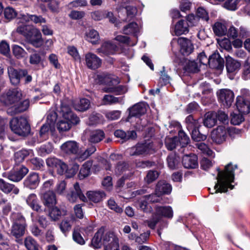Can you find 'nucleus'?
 <instances>
[{"instance_id":"1","label":"nucleus","mask_w":250,"mask_h":250,"mask_svg":"<svg viewBox=\"0 0 250 250\" xmlns=\"http://www.w3.org/2000/svg\"><path fill=\"white\" fill-rule=\"evenodd\" d=\"M237 168L236 165L232 166L231 163L225 167L224 171H219L217 177V183L214 186L215 193L226 192L228 188L232 189L233 186L231 183L233 182L234 170Z\"/></svg>"},{"instance_id":"2","label":"nucleus","mask_w":250,"mask_h":250,"mask_svg":"<svg viewBox=\"0 0 250 250\" xmlns=\"http://www.w3.org/2000/svg\"><path fill=\"white\" fill-rule=\"evenodd\" d=\"M62 119L57 124V129L60 132L68 131L71 127V125H77L80 122L78 117L75 115L68 106L62 105L61 108Z\"/></svg>"},{"instance_id":"3","label":"nucleus","mask_w":250,"mask_h":250,"mask_svg":"<svg viewBox=\"0 0 250 250\" xmlns=\"http://www.w3.org/2000/svg\"><path fill=\"white\" fill-rule=\"evenodd\" d=\"M10 129L14 133L26 136L30 131V126L27 120L23 117L13 118L9 122Z\"/></svg>"},{"instance_id":"4","label":"nucleus","mask_w":250,"mask_h":250,"mask_svg":"<svg viewBox=\"0 0 250 250\" xmlns=\"http://www.w3.org/2000/svg\"><path fill=\"white\" fill-rule=\"evenodd\" d=\"M104 83L108 86V87H105L103 89V91L104 92L114 93L116 95H122L127 91V88L125 86H115L119 83V78L116 76L110 74L104 76Z\"/></svg>"},{"instance_id":"5","label":"nucleus","mask_w":250,"mask_h":250,"mask_svg":"<svg viewBox=\"0 0 250 250\" xmlns=\"http://www.w3.org/2000/svg\"><path fill=\"white\" fill-rule=\"evenodd\" d=\"M228 133V128L226 126L219 125L211 131V138L214 142L220 144L226 141Z\"/></svg>"},{"instance_id":"6","label":"nucleus","mask_w":250,"mask_h":250,"mask_svg":"<svg viewBox=\"0 0 250 250\" xmlns=\"http://www.w3.org/2000/svg\"><path fill=\"white\" fill-rule=\"evenodd\" d=\"M28 169L23 166L15 167L8 174L3 173V176H7L9 180L13 182H19L28 173Z\"/></svg>"},{"instance_id":"7","label":"nucleus","mask_w":250,"mask_h":250,"mask_svg":"<svg viewBox=\"0 0 250 250\" xmlns=\"http://www.w3.org/2000/svg\"><path fill=\"white\" fill-rule=\"evenodd\" d=\"M7 72L11 83L14 85H18L20 83L22 76H26L27 70L25 69H16L13 67L9 66L7 68Z\"/></svg>"},{"instance_id":"8","label":"nucleus","mask_w":250,"mask_h":250,"mask_svg":"<svg viewBox=\"0 0 250 250\" xmlns=\"http://www.w3.org/2000/svg\"><path fill=\"white\" fill-rule=\"evenodd\" d=\"M218 97L223 105L227 107L231 106L234 101V95L233 92L228 89H222L217 93Z\"/></svg>"},{"instance_id":"9","label":"nucleus","mask_w":250,"mask_h":250,"mask_svg":"<svg viewBox=\"0 0 250 250\" xmlns=\"http://www.w3.org/2000/svg\"><path fill=\"white\" fill-rule=\"evenodd\" d=\"M85 61L87 67L91 69H96L102 64V60L96 55L91 52L85 54Z\"/></svg>"},{"instance_id":"10","label":"nucleus","mask_w":250,"mask_h":250,"mask_svg":"<svg viewBox=\"0 0 250 250\" xmlns=\"http://www.w3.org/2000/svg\"><path fill=\"white\" fill-rule=\"evenodd\" d=\"M56 118V116L54 115L53 118L49 121V115L47 116V122L42 126L39 132V136L42 140L47 139L48 137L49 131L50 130L52 132L54 130V122Z\"/></svg>"},{"instance_id":"11","label":"nucleus","mask_w":250,"mask_h":250,"mask_svg":"<svg viewBox=\"0 0 250 250\" xmlns=\"http://www.w3.org/2000/svg\"><path fill=\"white\" fill-rule=\"evenodd\" d=\"M177 43L180 46V51L184 55H188L191 53L194 47L191 42L183 37L179 38L177 39Z\"/></svg>"},{"instance_id":"12","label":"nucleus","mask_w":250,"mask_h":250,"mask_svg":"<svg viewBox=\"0 0 250 250\" xmlns=\"http://www.w3.org/2000/svg\"><path fill=\"white\" fill-rule=\"evenodd\" d=\"M74 190L68 194L66 198L71 203H75L77 201L78 198L83 202L87 200L86 197L83 194L80 189L79 185L76 183L74 185Z\"/></svg>"},{"instance_id":"13","label":"nucleus","mask_w":250,"mask_h":250,"mask_svg":"<svg viewBox=\"0 0 250 250\" xmlns=\"http://www.w3.org/2000/svg\"><path fill=\"white\" fill-rule=\"evenodd\" d=\"M41 200L43 205L47 207H51L56 204L55 193L51 190H48L40 194Z\"/></svg>"},{"instance_id":"14","label":"nucleus","mask_w":250,"mask_h":250,"mask_svg":"<svg viewBox=\"0 0 250 250\" xmlns=\"http://www.w3.org/2000/svg\"><path fill=\"white\" fill-rule=\"evenodd\" d=\"M152 148L151 143L138 144L135 147L130 148V155H139L149 153Z\"/></svg>"},{"instance_id":"15","label":"nucleus","mask_w":250,"mask_h":250,"mask_svg":"<svg viewBox=\"0 0 250 250\" xmlns=\"http://www.w3.org/2000/svg\"><path fill=\"white\" fill-rule=\"evenodd\" d=\"M40 182L39 175L38 173L32 172L30 173L25 179L23 185L25 187L31 189H35Z\"/></svg>"},{"instance_id":"16","label":"nucleus","mask_w":250,"mask_h":250,"mask_svg":"<svg viewBox=\"0 0 250 250\" xmlns=\"http://www.w3.org/2000/svg\"><path fill=\"white\" fill-rule=\"evenodd\" d=\"M22 97V93L18 88L9 90L6 94V102L8 104H16Z\"/></svg>"},{"instance_id":"17","label":"nucleus","mask_w":250,"mask_h":250,"mask_svg":"<svg viewBox=\"0 0 250 250\" xmlns=\"http://www.w3.org/2000/svg\"><path fill=\"white\" fill-rule=\"evenodd\" d=\"M87 136V140L89 142L93 144L98 143L101 142L105 137L104 132L100 129L85 132Z\"/></svg>"},{"instance_id":"18","label":"nucleus","mask_w":250,"mask_h":250,"mask_svg":"<svg viewBox=\"0 0 250 250\" xmlns=\"http://www.w3.org/2000/svg\"><path fill=\"white\" fill-rule=\"evenodd\" d=\"M23 23L24 22H20L19 18L18 21L19 25L17 28V32L27 39L29 37H31V35L37 28L31 25L24 24Z\"/></svg>"},{"instance_id":"19","label":"nucleus","mask_w":250,"mask_h":250,"mask_svg":"<svg viewBox=\"0 0 250 250\" xmlns=\"http://www.w3.org/2000/svg\"><path fill=\"white\" fill-rule=\"evenodd\" d=\"M29 100L26 99L22 102H18L16 104L11 106L8 109V112L11 114H16L26 110L29 106Z\"/></svg>"},{"instance_id":"20","label":"nucleus","mask_w":250,"mask_h":250,"mask_svg":"<svg viewBox=\"0 0 250 250\" xmlns=\"http://www.w3.org/2000/svg\"><path fill=\"white\" fill-rule=\"evenodd\" d=\"M61 150L68 154H75L79 151V145L74 141H69L63 143L61 146Z\"/></svg>"},{"instance_id":"21","label":"nucleus","mask_w":250,"mask_h":250,"mask_svg":"<svg viewBox=\"0 0 250 250\" xmlns=\"http://www.w3.org/2000/svg\"><path fill=\"white\" fill-rule=\"evenodd\" d=\"M182 164L186 168H195L198 166L197 157L194 154L186 155L183 157Z\"/></svg>"},{"instance_id":"22","label":"nucleus","mask_w":250,"mask_h":250,"mask_svg":"<svg viewBox=\"0 0 250 250\" xmlns=\"http://www.w3.org/2000/svg\"><path fill=\"white\" fill-rule=\"evenodd\" d=\"M117 50L118 47L116 44L110 42H106L102 44L100 48L97 49V52L104 55H113Z\"/></svg>"},{"instance_id":"23","label":"nucleus","mask_w":250,"mask_h":250,"mask_svg":"<svg viewBox=\"0 0 250 250\" xmlns=\"http://www.w3.org/2000/svg\"><path fill=\"white\" fill-rule=\"evenodd\" d=\"M226 66L228 73L234 74L239 70L241 64L237 61L228 56L226 58Z\"/></svg>"},{"instance_id":"24","label":"nucleus","mask_w":250,"mask_h":250,"mask_svg":"<svg viewBox=\"0 0 250 250\" xmlns=\"http://www.w3.org/2000/svg\"><path fill=\"white\" fill-rule=\"evenodd\" d=\"M208 64L213 69H220L223 66V60L218 53H213L209 57Z\"/></svg>"},{"instance_id":"25","label":"nucleus","mask_w":250,"mask_h":250,"mask_svg":"<svg viewBox=\"0 0 250 250\" xmlns=\"http://www.w3.org/2000/svg\"><path fill=\"white\" fill-rule=\"evenodd\" d=\"M30 21H32L36 24L45 23L46 22L45 19L41 16L26 14L22 15L20 17V22H28Z\"/></svg>"},{"instance_id":"26","label":"nucleus","mask_w":250,"mask_h":250,"mask_svg":"<svg viewBox=\"0 0 250 250\" xmlns=\"http://www.w3.org/2000/svg\"><path fill=\"white\" fill-rule=\"evenodd\" d=\"M147 105L144 103H140L132 106L129 112L130 116H140L146 113Z\"/></svg>"},{"instance_id":"27","label":"nucleus","mask_w":250,"mask_h":250,"mask_svg":"<svg viewBox=\"0 0 250 250\" xmlns=\"http://www.w3.org/2000/svg\"><path fill=\"white\" fill-rule=\"evenodd\" d=\"M104 234V229L101 228L95 234L94 236L91 240L90 246L94 249L100 248L103 244V235Z\"/></svg>"},{"instance_id":"28","label":"nucleus","mask_w":250,"mask_h":250,"mask_svg":"<svg viewBox=\"0 0 250 250\" xmlns=\"http://www.w3.org/2000/svg\"><path fill=\"white\" fill-rule=\"evenodd\" d=\"M27 39L28 40L31 44L36 47H40L43 44L41 33L37 28L33 33L31 37H29Z\"/></svg>"},{"instance_id":"29","label":"nucleus","mask_w":250,"mask_h":250,"mask_svg":"<svg viewBox=\"0 0 250 250\" xmlns=\"http://www.w3.org/2000/svg\"><path fill=\"white\" fill-rule=\"evenodd\" d=\"M114 135L121 139L123 141H126L130 139H135L137 137V134L134 130L128 131L127 132L123 130L118 129L114 132Z\"/></svg>"},{"instance_id":"30","label":"nucleus","mask_w":250,"mask_h":250,"mask_svg":"<svg viewBox=\"0 0 250 250\" xmlns=\"http://www.w3.org/2000/svg\"><path fill=\"white\" fill-rule=\"evenodd\" d=\"M236 105L239 112L241 114H248L250 112V101H245L241 97H237Z\"/></svg>"},{"instance_id":"31","label":"nucleus","mask_w":250,"mask_h":250,"mask_svg":"<svg viewBox=\"0 0 250 250\" xmlns=\"http://www.w3.org/2000/svg\"><path fill=\"white\" fill-rule=\"evenodd\" d=\"M88 199L94 203H98L103 200L105 197L104 192L97 191H89L86 193Z\"/></svg>"},{"instance_id":"32","label":"nucleus","mask_w":250,"mask_h":250,"mask_svg":"<svg viewBox=\"0 0 250 250\" xmlns=\"http://www.w3.org/2000/svg\"><path fill=\"white\" fill-rule=\"evenodd\" d=\"M0 189L6 193L12 191L14 194H18L19 192V189L17 187L6 182L2 179H0Z\"/></svg>"},{"instance_id":"33","label":"nucleus","mask_w":250,"mask_h":250,"mask_svg":"<svg viewBox=\"0 0 250 250\" xmlns=\"http://www.w3.org/2000/svg\"><path fill=\"white\" fill-rule=\"evenodd\" d=\"M26 202L33 210L38 212L41 210V206L38 203V200L35 194H29L26 199Z\"/></svg>"},{"instance_id":"34","label":"nucleus","mask_w":250,"mask_h":250,"mask_svg":"<svg viewBox=\"0 0 250 250\" xmlns=\"http://www.w3.org/2000/svg\"><path fill=\"white\" fill-rule=\"evenodd\" d=\"M155 213L160 218L161 216L171 218L173 217V210L170 206L157 207Z\"/></svg>"},{"instance_id":"35","label":"nucleus","mask_w":250,"mask_h":250,"mask_svg":"<svg viewBox=\"0 0 250 250\" xmlns=\"http://www.w3.org/2000/svg\"><path fill=\"white\" fill-rule=\"evenodd\" d=\"M216 115L215 112H208L205 115L203 123L205 126L211 128L213 127L217 122Z\"/></svg>"},{"instance_id":"36","label":"nucleus","mask_w":250,"mask_h":250,"mask_svg":"<svg viewBox=\"0 0 250 250\" xmlns=\"http://www.w3.org/2000/svg\"><path fill=\"white\" fill-rule=\"evenodd\" d=\"M187 21L184 20H180L175 25L174 28L175 34L179 36L182 34H186L188 32V27Z\"/></svg>"},{"instance_id":"37","label":"nucleus","mask_w":250,"mask_h":250,"mask_svg":"<svg viewBox=\"0 0 250 250\" xmlns=\"http://www.w3.org/2000/svg\"><path fill=\"white\" fill-rule=\"evenodd\" d=\"M171 187L167 183L163 181L159 182L155 189V192L158 194H168L171 192Z\"/></svg>"},{"instance_id":"38","label":"nucleus","mask_w":250,"mask_h":250,"mask_svg":"<svg viewBox=\"0 0 250 250\" xmlns=\"http://www.w3.org/2000/svg\"><path fill=\"white\" fill-rule=\"evenodd\" d=\"M212 28L214 33L217 36H222L227 34V28L224 22H216Z\"/></svg>"},{"instance_id":"39","label":"nucleus","mask_w":250,"mask_h":250,"mask_svg":"<svg viewBox=\"0 0 250 250\" xmlns=\"http://www.w3.org/2000/svg\"><path fill=\"white\" fill-rule=\"evenodd\" d=\"M85 38L86 40L92 44H96L98 43L100 40V36L98 32L96 30L91 29L85 33Z\"/></svg>"},{"instance_id":"40","label":"nucleus","mask_w":250,"mask_h":250,"mask_svg":"<svg viewBox=\"0 0 250 250\" xmlns=\"http://www.w3.org/2000/svg\"><path fill=\"white\" fill-rule=\"evenodd\" d=\"M12 224L26 226L25 218L20 213H12L10 216Z\"/></svg>"},{"instance_id":"41","label":"nucleus","mask_w":250,"mask_h":250,"mask_svg":"<svg viewBox=\"0 0 250 250\" xmlns=\"http://www.w3.org/2000/svg\"><path fill=\"white\" fill-rule=\"evenodd\" d=\"M26 227V226L12 224L11 234L17 238H20L24 234Z\"/></svg>"},{"instance_id":"42","label":"nucleus","mask_w":250,"mask_h":250,"mask_svg":"<svg viewBox=\"0 0 250 250\" xmlns=\"http://www.w3.org/2000/svg\"><path fill=\"white\" fill-rule=\"evenodd\" d=\"M90 103L89 100L83 98L74 104V106L76 110L84 111L87 110L90 106Z\"/></svg>"},{"instance_id":"43","label":"nucleus","mask_w":250,"mask_h":250,"mask_svg":"<svg viewBox=\"0 0 250 250\" xmlns=\"http://www.w3.org/2000/svg\"><path fill=\"white\" fill-rule=\"evenodd\" d=\"M82 231L83 229H75L72 234L73 240L80 245H83L85 243V240L82 235Z\"/></svg>"},{"instance_id":"44","label":"nucleus","mask_w":250,"mask_h":250,"mask_svg":"<svg viewBox=\"0 0 250 250\" xmlns=\"http://www.w3.org/2000/svg\"><path fill=\"white\" fill-rule=\"evenodd\" d=\"M140 28L136 22H131L124 26L123 32L125 34H135L139 31Z\"/></svg>"},{"instance_id":"45","label":"nucleus","mask_w":250,"mask_h":250,"mask_svg":"<svg viewBox=\"0 0 250 250\" xmlns=\"http://www.w3.org/2000/svg\"><path fill=\"white\" fill-rule=\"evenodd\" d=\"M24 245L28 250H39V245L35 240L31 236L24 239Z\"/></svg>"},{"instance_id":"46","label":"nucleus","mask_w":250,"mask_h":250,"mask_svg":"<svg viewBox=\"0 0 250 250\" xmlns=\"http://www.w3.org/2000/svg\"><path fill=\"white\" fill-rule=\"evenodd\" d=\"M91 165V163L89 162H85L83 165L79 174L80 179H83L89 175Z\"/></svg>"},{"instance_id":"47","label":"nucleus","mask_w":250,"mask_h":250,"mask_svg":"<svg viewBox=\"0 0 250 250\" xmlns=\"http://www.w3.org/2000/svg\"><path fill=\"white\" fill-rule=\"evenodd\" d=\"M121 11L126 13V21H130L136 16L137 13L136 8L133 6H127L125 8H122Z\"/></svg>"},{"instance_id":"48","label":"nucleus","mask_w":250,"mask_h":250,"mask_svg":"<svg viewBox=\"0 0 250 250\" xmlns=\"http://www.w3.org/2000/svg\"><path fill=\"white\" fill-rule=\"evenodd\" d=\"M103 244L104 245L108 243L114 242L118 241V239L115 236L113 232L110 231L105 232L104 230V234L103 235Z\"/></svg>"},{"instance_id":"49","label":"nucleus","mask_w":250,"mask_h":250,"mask_svg":"<svg viewBox=\"0 0 250 250\" xmlns=\"http://www.w3.org/2000/svg\"><path fill=\"white\" fill-rule=\"evenodd\" d=\"M120 98L111 95H105L102 99L103 105H111L119 103Z\"/></svg>"},{"instance_id":"50","label":"nucleus","mask_w":250,"mask_h":250,"mask_svg":"<svg viewBox=\"0 0 250 250\" xmlns=\"http://www.w3.org/2000/svg\"><path fill=\"white\" fill-rule=\"evenodd\" d=\"M178 144V138L174 137H167L165 140V145L167 148L170 150L175 148Z\"/></svg>"},{"instance_id":"51","label":"nucleus","mask_w":250,"mask_h":250,"mask_svg":"<svg viewBox=\"0 0 250 250\" xmlns=\"http://www.w3.org/2000/svg\"><path fill=\"white\" fill-rule=\"evenodd\" d=\"M12 51L14 56L18 59L23 58L27 55L25 51L18 45H13L12 47Z\"/></svg>"},{"instance_id":"52","label":"nucleus","mask_w":250,"mask_h":250,"mask_svg":"<svg viewBox=\"0 0 250 250\" xmlns=\"http://www.w3.org/2000/svg\"><path fill=\"white\" fill-rule=\"evenodd\" d=\"M230 117V123L234 125H239L244 120V117L240 112H233L231 114Z\"/></svg>"},{"instance_id":"53","label":"nucleus","mask_w":250,"mask_h":250,"mask_svg":"<svg viewBox=\"0 0 250 250\" xmlns=\"http://www.w3.org/2000/svg\"><path fill=\"white\" fill-rule=\"evenodd\" d=\"M96 150V148L94 146H91L86 149L84 152L80 154L78 157V159L80 161H83L88 158L91 155L94 153Z\"/></svg>"},{"instance_id":"54","label":"nucleus","mask_w":250,"mask_h":250,"mask_svg":"<svg viewBox=\"0 0 250 250\" xmlns=\"http://www.w3.org/2000/svg\"><path fill=\"white\" fill-rule=\"evenodd\" d=\"M178 136V143H180L182 147H184L188 144L189 138L183 131L180 130L179 131Z\"/></svg>"},{"instance_id":"55","label":"nucleus","mask_w":250,"mask_h":250,"mask_svg":"<svg viewBox=\"0 0 250 250\" xmlns=\"http://www.w3.org/2000/svg\"><path fill=\"white\" fill-rule=\"evenodd\" d=\"M52 150L53 146L50 143H48L41 146L38 149V152L40 155H44L51 152Z\"/></svg>"},{"instance_id":"56","label":"nucleus","mask_w":250,"mask_h":250,"mask_svg":"<svg viewBox=\"0 0 250 250\" xmlns=\"http://www.w3.org/2000/svg\"><path fill=\"white\" fill-rule=\"evenodd\" d=\"M191 137L193 140L196 142L204 141L206 139V136L201 134L197 128L192 129Z\"/></svg>"},{"instance_id":"57","label":"nucleus","mask_w":250,"mask_h":250,"mask_svg":"<svg viewBox=\"0 0 250 250\" xmlns=\"http://www.w3.org/2000/svg\"><path fill=\"white\" fill-rule=\"evenodd\" d=\"M29 154V151L25 149L19 151L15 154V160L16 162L20 163L22 162Z\"/></svg>"},{"instance_id":"58","label":"nucleus","mask_w":250,"mask_h":250,"mask_svg":"<svg viewBox=\"0 0 250 250\" xmlns=\"http://www.w3.org/2000/svg\"><path fill=\"white\" fill-rule=\"evenodd\" d=\"M128 169L129 166L127 163L125 162H120L117 164L115 171L117 174L121 175Z\"/></svg>"},{"instance_id":"59","label":"nucleus","mask_w":250,"mask_h":250,"mask_svg":"<svg viewBox=\"0 0 250 250\" xmlns=\"http://www.w3.org/2000/svg\"><path fill=\"white\" fill-rule=\"evenodd\" d=\"M66 183L64 181H62L57 184L55 189L56 193L59 195H63L66 191Z\"/></svg>"},{"instance_id":"60","label":"nucleus","mask_w":250,"mask_h":250,"mask_svg":"<svg viewBox=\"0 0 250 250\" xmlns=\"http://www.w3.org/2000/svg\"><path fill=\"white\" fill-rule=\"evenodd\" d=\"M159 176L157 171L155 170H150L148 172L145 180L147 184L151 183L155 181Z\"/></svg>"},{"instance_id":"61","label":"nucleus","mask_w":250,"mask_h":250,"mask_svg":"<svg viewBox=\"0 0 250 250\" xmlns=\"http://www.w3.org/2000/svg\"><path fill=\"white\" fill-rule=\"evenodd\" d=\"M17 14V13L16 11L10 7L6 8L4 11V17L8 20H11L15 18Z\"/></svg>"},{"instance_id":"62","label":"nucleus","mask_w":250,"mask_h":250,"mask_svg":"<svg viewBox=\"0 0 250 250\" xmlns=\"http://www.w3.org/2000/svg\"><path fill=\"white\" fill-rule=\"evenodd\" d=\"M186 122L187 124L188 127L191 129H193L198 127L199 125L198 121L194 119L191 115H189L187 117Z\"/></svg>"},{"instance_id":"63","label":"nucleus","mask_w":250,"mask_h":250,"mask_svg":"<svg viewBox=\"0 0 250 250\" xmlns=\"http://www.w3.org/2000/svg\"><path fill=\"white\" fill-rule=\"evenodd\" d=\"M150 234V231H147L146 232L141 234L139 236H134L135 242L138 244H142L146 242L148 239Z\"/></svg>"},{"instance_id":"64","label":"nucleus","mask_w":250,"mask_h":250,"mask_svg":"<svg viewBox=\"0 0 250 250\" xmlns=\"http://www.w3.org/2000/svg\"><path fill=\"white\" fill-rule=\"evenodd\" d=\"M196 146L197 148L202 152V153L206 154L208 156H211L212 155V151L210 149L205 143H201L197 144Z\"/></svg>"}]
</instances>
